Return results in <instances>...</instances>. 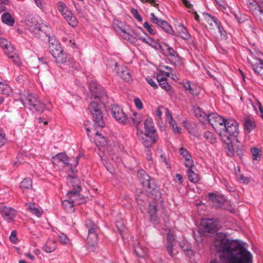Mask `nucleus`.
Wrapping results in <instances>:
<instances>
[{
    "mask_svg": "<svg viewBox=\"0 0 263 263\" xmlns=\"http://www.w3.org/2000/svg\"><path fill=\"white\" fill-rule=\"evenodd\" d=\"M165 111L170 126L172 128L173 133L175 134L180 133L181 128L178 126L176 121L173 119L172 113L170 112L168 108L165 109Z\"/></svg>",
    "mask_w": 263,
    "mask_h": 263,
    "instance_id": "6ab92c4d",
    "label": "nucleus"
},
{
    "mask_svg": "<svg viewBox=\"0 0 263 263\" xmlns=\"http://www.w3.org/2000/svg\"><path fill=\"white\" fill-rule=\"evenodd\" d=\"M214 245L217 252L223 253L221 257L223 263H253L252 254L240 242L228 239L222 233L217 234ZM210 263L218 262L213 260Z\"/></svg>",
    "mask_w": 263,
    "mask_h": 263,
    "instance_id": "f257e3e1",
    "label": "nucleus"
},
{
    "mask_svg": "<svg viewBox=\"0 0 263 263\" xmlns=\"http://www.w3.org/2000/svg\"><path fill=\"white\" fill-rule=\"evenodd\" d=\"M79 180L75 177L69 176L68 178L67 184L72 185L73 189L68 192L66 196L69 199H73V198L78 197L81 191L80 186L78 185Z\"/></svg>",
    "mask_w": 263,
    "mask_h": 263,
    "instance_id": "9d476101",
    "label": "nucleus"
},
{
    "mask_svg": "<svg viewBox=\"0 0 263 263\" xmlns=\"http://www.w3.org/2000/svg\"><path fill=\"white\" fill-rule=\"evenodd\" d=\"M58 237L61 243L63 244H68L69 242L68 238L64 233L60 232L58 234Z\"/></svg>",
    "mask_w": 263,
    "mask_h": 263,
    "instance_id": "3c124183",
    "label": "nucleus"
},
{
    "mask_svg": "<svg viewBox=\"0 0 263 263\" xmlns=\"http://www.w3.org/2000/svg\"><path fill=\"white\" fill-rule=\"evenodd\" d=\"M146 81L147 82L152 86L153 87L154 89H157L158 88V85L157 84H156V83L152 79H151V78L148 77L147 78H146Z\"/></svg>",
    "mask_w": 263,
    "mask_h": 263,
    "instance_id": "69168bd1",
    "label": "nucleus"
},
{
    "mask_svg": "<svg viewBox=\"0 0 263 263\" xmlns=\"http://www.w3.org/2000/svg\"><path fill=\"white\" fill-rule=\"evenodd\" d=\"M149 217L151 222L154 224H157L158 223V219L156 214H150Z\"/></svg>",
    "mask_w": 263,
    "mask_h": 263,
    "instance_id": "774afa93",
    "label": "nucleus"
},
{
    "mask_svg": "<svg viewBox=\"0 0 263 263\" xmlns=\"http://www.w3.org/2000/svg\"><path fill=\"white\" fill-rule=\"evenodd\" d=\"M16 232L15 231H13L11 232L9 239L11 242L12 243H15L17 241V238L16 237Z\"/></svg>",
    "mask_w": 263,
    "mask_h": 263,
    "instance_id": "0e129e2a",
    "label": "nucleus"
},
{
    "mask_svg": "<svg viewBox=\"0 0 263 263\" xmlns=\"http://www.w3.org/2000/svg\"><path fill=\"white\" fill-rule=\"evenodd\" d=\"M143 27L147 30L149 34L151 35H154L156 33L155 30L152 28L151 25H150L147 22H145L143 24Z\"/></svg>",
    "mask_w": 263,
    "mask_h": 263,
    "instance_id": "864d4df0",
    "label": "nucleus"
},
{
    "mask_svg": "<svg viewBox=\"0 0 263 263\" xmlns=\"http://www.w3.org/2000/svg\"><path fill=\"white\" fill-rule=\"evenodd\" d=\"M68 24L72 27H75L78 24V21L76 17L72 14L66 19Z\"/></svg>",
    "mask_w": 263,
    "mask_h": 263,
    "instance_id": "49530a36",
    "label": "nucleus"
},
{
    "mask_svg": "<svg viewBox=\"0 0 263 263\" xmlns=\"http://www.w3.org/2000/svg\"><path fill=\"white\" fill-rule=\"evenodd\" d=\"M209 198L212 201L218 203H222L224 200L222 197L219 196L213 193H210L209 194Z\"/></svg>",
    "mask_w": 263,
    "mask_h": 263,
    "instance_id": "e433bc0d",
    "label": "nucleus"
},
{
    "mask_svg": "<svg viewBox=\"0 0 263 263\" xmlns=\"http://www.w3.org/2000/svg\"><path fill=\"white\" fill-rule=\"evenodd\" d=\"M139 40L151 46H154V45L156 44V43H154V41L153 39L149 36L146 37L140 36Z\"/></svg>",
    "mask_w": 263,
    "mask_h": 263,
    "instance_id": "37998d69",
    "label": "nucleus"
},
{
    "mask_svg": "<svg viewBox=\"0 0 263 263\" xmlns=\"http://www.w3.org/2000/svg\"><path fill=\"white\" fill-rule=\"evenodd\" d=\"M134 103L136 107L141 110L143 108V104L141 100L138 98H136L134 99Z\"/></svg>",
    "mask_w": 263,
    "mask_h": 263,
    "instance_id": "e2e57ef3",
    "label": "nucleus"
},
{
    "mask_svg": "<svg viewBox=\"0 0 263 263\" xmlns=\"http://www.w3.org/2000/svg\"><path fill=\"white\" fill-rule=\"evenodd\" d=\"M136 255L140 257H144L146 254V249L141 247H137L135 249Z\"/></svg>",
    "mask_w": 263,
    "mask_h": 263,
    "instance_id": "c03bdc74",
    "label": "nucleus"
},
{
    "mask_svg": "<svg viewBox=\"0 0 263 263\" xmlns=\"http://www.w3.org/2000/svg\"><path fill=\"white\" fill-rule=\"evenodd\" d=\"M52 162L53 164H57L60 162L68 165L69 164V158L64 153H59L52 158Z\"/></svg>",
    "mask_w": 263,
    "mask_h": 263,
    "instance_id": "4be33fe9",
    "label": "nucleus"
},
{
    "mask_svg": "<svg viewBox=\"0 0 263 263\" xmlns=\"http://www.w3.org/2000/svg\"><path fill=\"white\" fill-rule=\"evenodd\" d=\"M130 12L133 16L137 20L140 22L142 21V18L141 16L139 14L138 11L137 9L134 8H132L130 10Z\"/></svg>",
    "mask_w": 263,
    "mask_h": 263,
    "instance_id": "603ef678",
    "label": "nucleus"
},
{
    "mask_svg": "<svg viewBox=\"0 0 263 263\" xmlns=\"http://www.w3.org/2000/svg\"><path fill=\"white\" fill-rule=\"evenodd\" d=\"M186 172L188 174L189 179L191 182L196 183L199 181L198 175L192 169L187 170Z\"/></svg>",
    "mask_w": 263,
    "mask_h": 263,
    "instance_id": "f704fd0d",
    "label": "nucleus"
},
{
    "mask_svg": "<svg viewBox=\"0 0 263 263\" xmlns=\"http://www.w3.org/2000/svg\"><path fill=\"white\" fill-rule=\"evenodd\" d=\"M26 24L30 31L34 33L36 37H39L42 33H46L44 30L45 26L41 25L35 20H29L27 21Z\"/></svg>",
    "mask_w": 263,
    "mask_h": 263,
    "instance_id": "ddd939ff",
    "label": "nucleus"
},
{
    "mask_svg": "<svg viewBox=\"0 0 263 263\" xmlns=\"http://www.w3.org/2000/svg\"><path fill=\"white\" fill-rule=\"evenodd\" d=\"M138 177L143 187L146 185V182L148 183L151 179V177L143 170L138 173Z\"/></svg>",
    "mask_w": 263,
    "mask_h": 263,
    "instance_id": "c85d7f7f",
    "label": "nucleus"
},
{
    "mask_svg": "<svg viewBox=\"0 0 263 263\" xmlns=\"http://www.w3.org/2000/svg\"><path fill=\"white\" fill-rule=\"evenodd\" d=\"M160 27L164 31L169 34H172L173 32L171 26L166 21H163L162 22Z\"/></svg>",
    "mask_w": 263,
    "mask_h": 263,
    "instance_id": "4c0bfd02",
    "label": "nucleus"
},
{
    "mask_svg": "<svg viewBox=\"0 0 263 263\" xmlns=\"http://www.w3.org/2000/svg\"><path fill=\"white\" fill-rule=\"evenodd\" d=\"M10 48L11 50L8 49V46L7 48L5 49V52L6 54H7L9 58L11 59L14 63L17 65H20L21 62L19 57L14 52V49L13 47H10Z\"/></svg>",
    "mask_w": 263,
    "mask_h": 263,
    "instance_id": "b1692460",
    "label": "nucleus"
},
{
    "mask_svg": "<svg viewBox=\"0 0 263 263\" xmlns=\"http://www.w3.org/2000/svg\"><path fill=\"white\" fill-rule=\"evenodd\" d=\"M166 108H164L163 106H159V107H158V108H157L156 109V115L157 116V117L160 119L161 117V116H162V112L161 111V109H166Z\"/></svg>",
    "mask_w": 263,
    "mask_h": 263,
    "instance_id": "338daca9",
    "label": "nucleus"
},
{
    "mask_svg": "<svg viewBox=\"0 0 263 263\" xmlns=\"http://www.w3.org/2000/svg\"><path fill=\"white\" fill-rule=\"evenodd\" d=\"M11 93V89L5 83L0 82V93L6 95H10Z\"/></svg>",
    "mask_w": 263,
    "mask_h": 263,
    "instance_id": "72a5a7b5",
    "label": "nucleus"
},
{
    "mask_svg": "<svg viewBox=\"0 0 263 263\" xmlns=\"http://www.w3.org/2000/svg\"><path fill=\"white\" fill-rule=\"evenodd\" d=\"M246 3L250 10L257 11L263 15V11L260 9L256 0H246Z\"/></svg>",
    "mask_w": 263,
    "mask_h": 263,
    "instance_id": "cd10ccee",
    "label": "nucleus"
},
{
    "mask_svg": "<svg viewBox=\"0 0 263 263\" xmlns=\"http://www.w3.org/2000/svg\"><path fill=\"white\" fill-rule=\"evenodd\" d=\"M131 124L135 126L137 131L141 130L139 128V124L142 120V117L141 115L136 112L133 113V115L130 117Z\"/></svg>",
    "mask_w": 263,
    "mask_h": 263,
    "instance_id": "393cba45",
    "label": "nucleus"
},
{
    "mask_svg": "<svg viewBox=\"0 0 263 263\" xmlns=\"http://www.w3.org/2000/svg\"><path fill=\"white\" fill-rule=\"evenodd\" d=\"M110 111L112 117L119 123L124 124L127 122V116L120 106L115 104L112 105Z\"/></svg>",
    "mask_w": 263,
    "mask_h": 263,
    "instance_id": "9b49d317",
    "label": "nucleus"
},
{
    "mask_svg": "<svg viewBox=\"0 0 263 263\" xmlns=\"http://www.w3.org/2000/svg\"><path fill=\"white\" fill-rule=\"evenodd\" d=\"M256 127L255 120L251 118L247 117L245 119L243 122L244 130L246 133H249Z\"/></svg>",
    "mask_w": 263,
    "mask_h": 263,
    "instance_id": "5701e85b",
    "label": "nucleus"
},
{
    "mask_svg": "<svg viewBox=\"0 0 263 263\" xmlns=\"http://www.w3.org/2000/svg\"><path fill=\"white\" fill-rule=\"evenodd\" d=\"M75 199H66L62 202V205L64 209L68 212H73L74 211L73 202Z\"/></svg>",
    "mask_w": 263,
    "mask_h": 263,
    "instance_id": "c756f323",
    "label": "nucleus"
},
{
    "mask_svg": "<svg viewBox=\"0 0 263 263\" xmlns=\"http://www.w3.org/2000/svg\"><path fill=\"white\" fill-rule=\"evenodd\" d=\"M149 214H156L157 211V204L155 202H153L149 205L148 206Z\"/></svg>",
    "mask_w": 263,
    "mask_h": 263,
    "instance_id": "de8ad7c7",
    "label": "nucleus"
},
{
    "mask_svg": "<svg viewBox=\"0 0 263 263\" xmlns=\"http://www.w3.org/2000/svg\"><path fill=\"white\" fill-rule=\"evenodd\" d=\"M166 239L167 241V245H173V242L174 240V237L173 233L169 231L167 234Z\"/></svg>",
    "mask_w": 263,
    "mask_h": 263,
    "instance_id": "bf43d9fd",
    "label": "nucleus"
},
{
    "mask_svg": "<svg viewBox=\"0 0 263 263\" xmlns=\"http://www.w3.org/2000/svg\"><path fill=\"white\" fill-rule=\"evenodd\" d=\"M20 99L25 107L41 114L45 109V105L32 93H20Z\"/></svg>",
    "mask_w": 263,
    "mask_h": 263,
    "instance_id": "7ed1b4c3",
    "label": "nucleus"
},
{
    "mask_svg": "<svg viewBox=\"0 0 263 263\" xmlns=\"http://www.w3.org/2000/svg\"><path fill=\"white\" fill-rule=\"evenodd\" d=\"M57 63L59 64H65L71 65L74 63V59L70 57L69 55L64 53L62 50L58 55L54 58Z\"/></svg>",
    "mask_w": 263,
    "mask_h": 263,
    "instance_id": "f3484780",
    "label": "nucleus"
},
{
    "mask_svg": "<svg viewBox=\"0 0 263 263\" xmlns=\"http://www.w3.org/2000/svg\"><path fill=\"white\" fill-rule=\"evenodd\" d=\"M201 225L204 235H208L217 230V221L214 219H203L201 221Z\"/></svg>",
    "mask_w": 263,
    "mask_h": 263,
    "instance_id": "1a4fd4ad",
    "label": "nucleus"
},
{
    "mask_svg": "<svg viewBox=\"0 0 263 263\" xmlns=\"http://www.w3.org/2000/svg\"><path fill=\"white\" fill-rule=\"evenodd\" d=\"M138 139L143 143L146 147H149L153 145L157 140V135L144 134L142 130L137 132Z\"/></svg>",
    "mask_w": 263,
    "mask_h": 263,
    "instance_id": "6e6552de",
    "label": "nucleus"
},
{
    "mask_svg": "<svg viewBox=\"0 0 263 263\" xmlns=\"http://www.w3.org/2000/svg\"><path fill=\"white\" fill-rule=\"evenodd\" d=\"M164 45L166 47V50L171 57L172 63L176 66H181L182 64V62L181 61V58L179 56L177 52L167 44L164 43Z\"/></svg>",
    "mask_w": 263,
    "mask_h": 263,
    "instance_id": "dca6fc26",
    "label": "nucleus"
},
{
    "mask_svg": "<svg viewBox=\"0 0 263 263\" xmlns=\"http://www.w3.org/2000/svg\"><path fill=\"white\" fill-rule=\"evenodd\" d=\"M57 7H58V10L61 13L64 12L66 10H67V9L68 8L67 7V6H66V5L62 2H60L58 3Z\"/></svg>",
    "mask_w": 263,
    "mask_h": 263,
    "instance_id": "5fc2aeb1",
    "label": "nucleus"
},
{
    "mask_svg": "<svg viewBox=\"0 0 263 263\" xmlns=\"http://www.w3.org/2000/svg\"><path fill=\"white\" fill-rule=\"evenodd\" d=\"M2 21L4 23L10 26H12L14 23V19L8 13H5L2 15Z\"/></svg>",
    "mask_w": 263,
    "mask_h": 263,
    "instance_id": "2f4dec72",
    "label": "nucleus"
},
{
    "mask_svg": "<svg viewBox=\"0 0 263 263\" xmlns=\"http://www.w3.org/2000/svg\"><path fill=\"white\" fill-rule=\"evenodd\" d=\"M85 226L87 228V247L90 249V247H93L98 241L97 231L98 226L90 219H87L85 221Z\"/></svg>",
    "mask_w": 263,
    "mask_h": 263,
    "instance_id": "39448f33",
    "label": "nucleus"
},
{
    "mask_svg": "<svg viewBox=\"0 0 263 263\" xmlns=\"http://www.w3.org/2000/svg\"><path fill=\"white\" fill-rule=\"evenodd\" d=\"M251 152L252 155V159L254 160H258L261 158L260 151L257 148L253 147L251 148Z\"/></svg>",
    "mask_w": 263,
    "mask_h": 263,
    "instance_id": "58836bf2",
    "label": "nucleus"
},
{
    "mask_svg": "<svg viewBox=\"0 0 263 263\" xmlns=\"http://www.w3.org/2000/svg\"><path fill=\"white\" fill-rule=\"evenodd\" d=\"M95 135L97 137L96 140H98L101 146H105L107 144L106 139L102 134L97 132Z\"/></svg>",
    "mask_w": 263,
    "mask_h": 263,
    "instance_id": "79ce46f5",
    "label": "nucleus"
},
{
    "mask_svg": "<svg viewBox=\"0 0 263 263\" xmlns=\"http://www.w3.org/2000/svg\"><path fill=\"white\" fill-rule=\"evenodd\" d=\"M0 212L4 219L8 222L13 221L16 214V211L14 209L7 206L2 207Z\"/></svg>",
    "mask_w": 263,
    "mask_h": 263,
    "instance_id": "2eb2a0df",
    "label": "nucleus"
},
{
    "mask_svg": "<svg viewBox=\"0 0 263 263\" xmlns=\"http://www.w3.org/2000/svg\"><path fill=\"white\" fill-rule=\"evenodd\" d=\"M57 247L55 241L52 239H48L45 246L42 247V249L47 253H51L54 251Z\"/></svg>",
    "mask_w": 263,
    "mask_h": 263,
    "instance_id": "bb28decb",
    "label": "nucleus"
},
{
    "mask_svg": "<svg viewBox=\"0 0 263 263\" xmlns=\"http://www.w3.org/2000/svg\"><path fill=\"white\" fill-rule=\"evenodd\" d=\"M216 28L218 29V32L220 35L221 39H226L227 33L226 31L223 29V28L222 27V26L220 24V23L218 25V26H217Z\"/></svg>",
    "mask_w": 263,
    "mask_h": 263,
    "instance_id": "8fccbe9b",
    "label": "nucleus"
},
{
    "mask_svg": "<svg viewBox=\"0 0 263 263\" xmlns=\"http://www.w3.org/2000/svg\"><path fill=\"white\" fill-rule=\"evenodd\" d=\"M32 181L30 178H26L21 183L20 187L22 189H29L32 186Z\"/></svg>",
    "mask_w": 263,
    "mask_h": 263,
    "instance_id": "c9c22d12",
    "label": "nucleus"
},
{
    "mask_svg": "<svg viewBox=\"0 0 263 263\" xmlns=\"http://www.w3.org/2000/svg\"><path fill=\"white\" fill-rule=\"evenodd\" d=\"M204 137L211 143H214L216 141L215 135L211 132L206 131L205 132Z\"/></svg>",
    "mask_w": 263,
    "mask_h": 263,
    "instance_id": "ea45409f",
    "label": "nucleus"
},
{
    "mask_svg": "<svg viewBox=\"0 0 263 263\" xmlns=\"http://www.w3.org/2000/svg\"><path fill=\"white\" fill-rule=\"evenodd\" d=\"M248 62L251 64L254 72L257 75L262 76L263 74V60L262 59L258 58L254 62L248 60Z\"/></svg>",
    "mask_w": 263,
    "mask_h": 263,
    "instance_id": "a211bd4d",
    "label": "nucleus"
},
{
    "mask_svg": "<svg viewBox=\"0 0 263 263\" xmlns=\"http://www.w3.org/2000/svg\"><path fill=\"white\" fill-rule=\"evenodd\" d=\"M206 119V120L211 124L213 128H214L218 134L221 130L223 124L227 120V119L223 118L216 112H212L208 114Z\"/></svg>",
    "mask_w": 263,
    "mask_h": 263,
    "instance_id": "0eeeda50",
    "label": "nucleus"
},
{
    "mask_svg": "<svg viewBox=\"0 0 263 263\" xmlns=\"http://www.w3.org/2000/svg\"><path fill=\"white\" fill-rule=\"evenodd\" d=\"M105 103L99 100L90 102L88 110L92 116L96 127L103 128L105 125L102 112Z\"/></svg>",
    "mask_w": 263,
    "mask_h": 263,
    "instance_id": "20e7f679",
    "label": "nucleus"
},
{
    "mask_svg": "<svg viewBox=\"0 0 263 263\" xmlns=\"http://www.w3.org/2000/svg\"><path fill=\"white\" fill-rule=\"evenodd\" d=\"M193 109L196 117L198 118L201 122H204L206 121V117L208 115L204 112L201 108L198 106H194Z\"/></svg>",
    "mask_w": 263,
    "mask_h": 263,
    "instance_id": "a878e982",
    "label": "nucleus"
},
{
    "mask_svg": "<svg viewBox=\"0 0 263 263\" xmlns=\"http://www.w3.org/2000/svg\"><path fill=\"white\" fill-rule=\"evenodd\" d=\"M144 187H147V192L151 194L155 199L158 200L161 197V193L159 187L154 179L151 178Z\"/></svg>",
    "mask_w": 263,
    "mask_h": 263,
    "instance_id": "f8f14e48",
    "label": "nucleus"
},
{
    "mask_svg": "<svg viewBox=\"0 0 263 263\" xmlns=\"http://www.w3.org/2000/svg\"><path fill=\"white\" fill-rule=\"evenodd\" d=\"M119 32L120 33L121 35L122 36L124 39L125 40H129L130 35L128 33H127L124 29H122L121 28H119Z\"/></svg>",
    "mask_w": 263,
    "mask_h": 263,
    "instance_id": "680f3d73",
    "label": "nucleus"
},
{
    "mask_svg": "<svg viewBox=\"0 0 263 263\" xmlns=\"http://www.w3.org/2000/svg\"><path fill=\"white\" fill-rule=\"evenodd\" d=\"M185 165L187 168V170L192 169V167L194 166V162L192 159V157L191 158H186L185 160Z\"/></svg>",
    "mask_w": 263,
    "mask_h": 263,
    "instance_id": "13d9d810",
    "label": "nucleus"
},
{
    "mask_svg": "<svg viewBox=\"0 0 263 263\" xmlns=\"http://www.w3.org/2000/svg\"><path fill=\"white\" fill-rule=\"evenodd\" d=\"M234 140H230V142H223L227 146V154L228 155L233 156L234 155V152L233 149V146L232 142Z\"/></svg>",
    "mask_w": 263,
    "mask_h": 263,
    "instance_id": "a19ab883",
    "label": "nucleus"
},
{
    "mask_svg": "<svg viewBox=\"0 0 263 263\" xmlns=\"http://www.w3.org/2000/svg\"><path fill=\"white\" fill-rule=\"evenodd\" d=\"M239 134V124L235 120L227 119L219 133L223 142H230V140H237Z\"/></svg>",
    "mask_w": 263,
    "mask_h": 263,
    "instance_id": "f03ea898",
    "label": "nucleus"
},
{
    "mask_svg": "<svg viewBox=\"0 0 263 263\" xmlns=\"http://www.w3.org/2000/svg\"><path fill=\"white\" fill-rule=\"evenodd\" d=\"M159 86L166 91H169L171 89V85L167 82V79H164L161 82L159 83Z\"/></svg>",
    "mask_w": 263,
    "mask_h": 263,
    "instance_id": "09e8293b",
    "label": "nucleus"
},
{
    "mask_svg": "<svg viewBox=\"0 0 263 263\" xmlns=\"http://www.w3.org/2000/svg\"><path fill=\"white\" fill-rule=\"evenodd\" d=\"M151 21L155 24L157 25L159 27L161 25V23L163 21L161 18H159L155 16L154 13H151Z\"/></svg>",
    "mask_w": 263,
    "mask_h": 263,
    "instance_id": "a18cd8bd",
    "label": "nucleus"
},
{
    "mask_svg": "<svg viewBox=\"0 0 263 263\" xmlns=\"http://www.w3.org/2000/svg\"><path fill=\"white\" fill-rule=\"evenodd\" d=\"M49 51L53 58L58 55L62 50V47L58 41L54 36H48Z\"/></svg>",
    "mask_w": 263,
    "mask_h": 263,
    "instance_id": "4468645a",
    "label": "nucleus"
},
{
    "mask_svg": "<svg viewBox=\"0 0 263 263\" xmlns=\"http://www.w3.org/2000/svg\"><path fill=\"white\" fill-rule=\"evenodd\" d=\"M237 180L242 183L248 184L249 182V179L248 177H245L242 174H238L236 176Z\"/></svg>",
    "mask_w": 263,
    "mask_h": 263,
    "instance_id": "6e6d98bb",
    "label": "nucleus"
},
{
    "mask_svg": "<svg viewBox=\"0 0 263 263\" xmlns=\"http://www.w3.org/2000/svg\"><path fill=\"white\" fill-rule=\"evenodd\" d=\"M179 152L180 155L182 156V157L184 158L185 160L186 159V158H191V155L189 153V152L185 148L182 147L180 149Z\"/></svg>",
    "mask_w": 263,
    "mask_h": 263,
    "instance_id": "4d7b16f0",
    "label": "nucleus"
},
{
    "mask_svg": "<svg viewBox=\"0 0 263 263\" xmlns=\"http://www.w3.org/2000/svg\"><path fill=\"white\" fill-rule=\"evenodd\" d=\"M177 31L179 33L180 36L184 40L189 39L190 35L187 29L184 25L182 24H180L178 25L177 28Z\"/></svg>",
    "mask_w": 263,
    "mask_h": 263,
    "instance_id": "7c9ffc66",
    "label": "nucleus"
},
{
    "mask_svg": "<svg viewBox=\"0 0 263 263\" xmlns=\"http://www.w3.org/2000/svg\"><path fill=\"white\" fill-rule=\"evenodd\" d=\"M207 23L209 25L210 29H214L217 26H218V25L219 24L216 17L212 16L210 15H208L207 18Z\"/></svg>",
    "mask_w": 263,
    "mask_h": 263,
    "instance_id": "473e14b6",
    "label": "nucleus"
},
{
    "mask_svg": "<svg viewBox=\"0 0 263 263\" xmlns=\"http://www.w3.org/2000/svg\"><path fill=\"white\" fill-rule=\"evenodd\" d=\"M117 73L119 76L124 81L128 83L132 82V76L129 70L125 66H121L117 70Z\"/></svg>",
    "mask_w": 263,
    "mask_h": 263,
    "instance_id": "aec40b11",
    "label": "nucleus"
},
{
    "mask_svg": "<svg viewBox=\"0 0 263 263\" xmlns=\"http://www.w3.org/2000/svg\"><path fill=\"white\" fill-rule=\"evenodd\" d=\"M145 133L144 134L157 135L152 118L147 117L144 122Z\"/></svg>",
    "mask_w": 263,
    "mask_h": 263,
    "instance_id": "412c9836",
    "label": "nucleus"
},
{
    "mask_svg": "<svg viewBox=\"0 0 263 263\" xmlns=\"http://www.w3.org/2000/svg\"><path fill=\"white\" fill-rule=\"evenodd\" d=\"M91 96L102 103L108 102V96L103 88L96 81H91L89 85Z\"/></svg>",
    "mask_w": 263,
    "mask_h": 263,
    "instance_id": "423d86ee",
    "label": "nucleus"
},
{
    "mask_svg": "<svg viewBox=\"0 0 263 263\" xmlns=\"http://www.w3.org/2000/svg\"><path fill=\"white\" fill-rule=\"evenodd\" d=\"M6 142V138L5 133L3 130L0 129V145H4Z\"/></svg>",
    "mask_w": 263,
    "mask_h": 263,
    "instance_id": "052dcab7",
    "label": "nucleus"
}]
</instances>
